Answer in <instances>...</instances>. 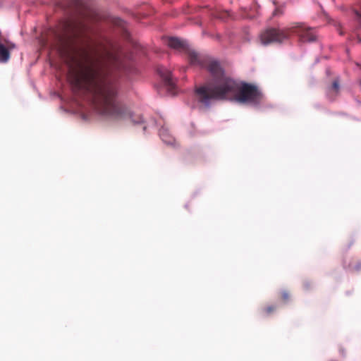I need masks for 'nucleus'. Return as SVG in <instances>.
<instances>
[{"mask_svg": "<svg viewBox=\"0 0 361 361\" xmlns=\"http://www.w3.org/2000/svg\"><path fill=\"white\" fill-rule=\"evenodd\" d=\"M84 63L79 69L71 68L68 78L75 91L92 96L96 111L109 120L121 122L131 120V108L118 96L117 75L133 73L131 62L108 41L97 42L82 50Z\"/></svg>", "mask_w": 361, "mask_h": 361, "instance_id": "f257e3e1", "label": "nucleus"}, {"mask_svg": "<svg viewBox=\"0 0 361 361\" xmlns=\"http://www.w3.org/2000/svg\"><path fill=\"white\" fill-rule=\"evenodd\" d=\"M207 71L211 78L195 90V98L202 106L209 107L213 100L226 99H234L240 103L259 102L262 94L256 86L238 83L226 76L218 62H209Z\"/></svg>", "mask_w": 361, "mask_h": 361, "instance_id": "f03ea898", "label": "nucleus"}, {"mask_svg": "<svg viewBox=\"0 0 361 361\" xmlns=\"http://www.w3.org/2000/svg\"><path fill=\"white\" fill-rule=\"evenodd\" d=\"M292 34L296 35L300 42H312L317 40V35L312 27L303 23H295L284 29L269 27L260 34V41L264 45L276 43L281 44L289 39Z\"/></svg>", "mask_w": 361, "mask_h": 361, "instance_id": "7ed1b4c3", "label": "nucleus"}, {"mask_svg": "<svg viewBox=\"0 0 361 361\" xmlns=\"http://www.w3.org/2000/svg\"><path fill=\"white\" fill-rule=\"evenodd\" d=\"M157 73L164 80L165 85L169 92L173 94V91L176 88L175 82L172 78L171 73L168 69L163 66L157 68Z\"/></svg>", "mask_w": 361, "mask_h": 361, "instance_id": "20e7f679", "label": "nucleus"}, {"mask_svg": "<svg viewBox=\"0 0 361 361\" xmlns=\"http://www.w3.org/2000/svg\"><path fill=\"white\" fill-rule=\"evenodd\" d=\"M66 28L71 31L74 37H79L87 31V27L83 23L68 21L66 23Z\"/></svg>", "mask_w": 361, "mask_h": 361, "instance_id": "39448f33", "label": "nucleus"}, {"mask_svg": "<svg viewBox=\"0 0 361 361\" xmlns=\"http://www.w3.org/2000/svg\"><path fill=\"white\" fill-rule=\"evenodd\" d=\"M167 44L169 47L176 49H183L186 48L185 42L177 38V37H170L167 40Z\"/></svg>", "mask_w": 361, "mask_h": 361, "instance_id": "423d86ee", "label": "nucleus"}, {"mask_svg": "<svg viewBox=\"0 0 361 361\" xmlns=\"http://www.w3.org/2000/svg\"><path fill=\"white\" fill-rule=\"evenodd\" d=\"M9 50L4 44L0 43V63H6L10 59Z\"/></svg>", "mask_w": 361, "mask_h": 361, "instance_id": "0eeeda50", "label": "nucleus"}, {"mask_svg": "<svg viewBox=\"0 0 361 361\" xmlns=\"http://www.w3.org/2000/svg\"><path fill=\"white\" fill-rule=\"evenodd\" d=\"M188 58H189L190 62L192 64L201 63L200 56H199L198 54L196 53L195 51H190L188 52Z\"/></svg>", "mask_w": 361, "mask_h": 361, "instance_id": "6e6552de", "label": "nucleus"}, {"mask_svg": "<svg viewBox=\"0 0 361 361\" xmlns=\"http://www.w3.org/2000/svg\"><path fill=\"white\" fill-rule=\"evenodd\" d=\"M348 269L351 271H359L361 270V262L352 260L348 265Z\"/></svg>", "mask_w": 361, "mask_h": 361, "instance_id": "1a4fd4ad", "label": "nucleus"}, {"mask_svg": "<svg viewBox=\"0 0 361 361\" xmlns=\"http://www.w3.org/2000/svg\"><path fill=\"white\" fill-rule=\"evenodd\" d=\"M276 310V305H269L267 307L262 308V313L264 315L267 316V315L272 314Z\"/></svg>", "mask_w": 361, "mask_h": 361, "instance_id": "9d476101", "label": "nucleus"}, {"mask_svg": "<svg viewBox=\"0 0 361 361\" xmlns=\"http://www.w3.org/2000/svg\"><path fill=\"white\" fill-rule=\"evenodd\" d=\"M290 298V293L287 290H283L281 293V299L283 301V302L286 303L289 301Z\"/></svg>", "mask_w": 361, "mask_h": 361, "instance_id": "9b49d317", "label": "nucleus"}, {"mask_svg": "<svg viewBox=\"0 0 361 361\" xmlns=\"http://www.w3.org/2000/svg\"><path fill=\"white\" fill-rule=\"evenodd\" d=\"M339 81L338 79H335L331 85V90H334L336 93H337L339 90Z\"/></svg>", "mask_w": 361, "mask_h": 361, "instance_id": "f8f14e48", "label": "nucleus"}, {"mask_svg": "<svg viewBox=\"0 0 361 361\" xmlns=\"http://www.w3.org/2000/svg\"><path fill=\"white\" fill-rule=\"evenodd\" d=\"M7 46H8V47H6V48H7L8 50H9V49H14V48H15V44H11H11H8V45H7Z\"/></svg>", "mask_w": 361, "mask_h": 361, "instance_id": "ddd939ff", "label": "nucleus"}, {"mask_svg": "<svg viewBox=\"0 0 361 361\" xmlns=\"http://www.w3.org/2000/svg\"><path fill=\"white\" fill-rule=\"evenodd\" d=\"M340 352H341V353L343 355H345V352H344V350H343V349H341V350H340Z\"/></svg>", "mask_w": 361, "mask_h": 361, "instance_id": "4468645a", "label": "nucleus"}]
</instances>
